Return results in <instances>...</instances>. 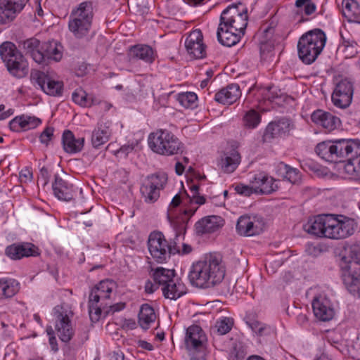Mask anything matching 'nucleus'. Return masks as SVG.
<instances>
[{
  "label": "nucleus",
  "mask_w": 360,
  "mask_h": 360,
  "mask_svg": "<svg viewBox=\"0 0 360 360\" xmlns=\"http://www.w3.org/2000/svg\"><path fill=\"white\" fill-rule=\"evenodd\" d=\"M186 199L184 200V203L185 205L187 204H192L194 202L195 204L201 205L205 202V198L204 196L195 195V196L190 197L187 193L185 194Z\"/></svg>",
  "instance_id": "6e6d98bb"
},
{
  "label": "nucleus",
  "mask_w": 360,
  "mask_h": 360,
  "mask_svg": "<svg viewBox=\"0 0 360 360\" xmlns=\"http://www.w3.org/2000/svg\"><path fill=\"white\" fill-rule=\"evenodd\" d=\"M127 56L130 61L141 60L151 64L155 58L154 50L148 45L136 44L129 47Z\"/></svg>",
  "instance_id": "4be33fe9"
},
{
  "label": "nucleus",
  "mask_w": 360,
  "mask_h": 360,
  "mask_svg": "<svg viewBox=\"0 0 360 360\" xmlns=\"http://www.w3.org/2000/svg\"><path fill=\"white\" fill-rule=\"evenodd\" d=\"M32 178V173L30 171V169L25 168L22 169L20 172V180L21 183H27V181H30Z\"/></svg>",
  "instance_id": "bf43d9fd"
},
{
  "label": "nucleus",
  "mask_w": 360,
  "mask_h": 360,
  "mask_svg": "<svg viewBox=\"0 0 360 360\" xmlns=\"http://www.w3.org/2000/svg\"><path fill=\"white\" fill-rule=\"evenodd\" d=\"M100 296L96 290L91 289L89 297V314L92 322H96L100 319L102 310L108 306L107 303L100 302Z\"/></svg>",
  "instance_id": "c756f323"
},
{
  "label": "nucleus",
  "mask_w": 360,
  "mask_h": 360,
  "mask_svg": "<svg viewBox=\"0 0 360 360\" xmlns=\"http://www.w3.org/2000/svg\"><path fill=\"white\" fill-rule=\"evenodd\" d=\"M206 341V335L199 326L192 325L186 329L184 343L188 352H202L205 348Z\"/></svg>",
  "instance_id": "f8f14e48"
},
{
  "label": "nucleus",
  "mask_w": 360,
  "mask_h": 360,
  "mask_svg": "<svg viewBox=\"0 0 360 360\" xmlns=\"http://www.w3.org/2000/svg\"><path fill=\"white\" fill-rule=\"evenodd\" d=\"M240 154L235 150H232L229 153L224 154V157L221 158V169L226 173L234 172L240 163Z\"/></svg>",
  "instance_id": "473e14b6"
},
{
  "label": "nucleus",
  "mask_w": 360,
  "mask_h": 360,
  "mask_svg": "<svg viewBox=\"0 0 360 360\" xmlns=\"http://www.w3.org/2000/svg\"><path fill=\"white\" fill-rule=\"evenodd\" d=\"M311 118L314 123L322 126L328 131L335 129L340 123L338 117L321 110L314 111L311 114Z\"/></svg>",
  "instance_id": "393cba45"
},
{
  "label": "nucleus",
  "mask_w": 360,
  "mask_h": 360,
  "mask_svg": "<svg viewBox=\"0 0 360 360\" xmlns=\"http://www.w3.org/2000/svg\"><path fill=\"white\" fill-rule=\"evenodd\" d=\"M241 91L238 84H231L221 89L214 96V100L221 104L231 105L240 96Z\"/></svg>",
  "instance_id": "a878e982"
},
{
  "label": "nucleus",
  "mask_w": 360,
  "mask_h": 360,
  "mask_svg": "<svg viewBox=\"0 0 360 360\" xmlns=\"http://www.w3.org/2000/svg\"><path fill=\"white\" fill-rule=\"evenodd\" d=\"M316 6L314 3L309 2L304 6V13L307 15L312 14L316 11Z\"/></svg>",
  "instance_id": "e2e57ef3"
},
{
  "label": "nucleus",
  "mask_w": 360,
  "mask_h": 360,
  "mask_svg": "<svg viewBox=\"0 0 360 360\" xmlns=\"http://www.w3.org/2000/svg\"><path fill=\"white\" fill-rule=\"evenodd\" d=\"M114 285L115 283L112 281L103 280L93 288L96 291L100 290L101 292H107L110 295Z\"/></svg>",
  "instance_id": "8fccbe9b"
},
{
  "label": "nucleus",
  "mask_w": 360,
  "mask_h": 360,
  "mask_svg": "<svg viewBox=\"0 0 360 360\" xmlns=\"http://www.w3.org/2000/svg\"><path fill=\"white\" fill-rule=\"evenodd\" d=\"M347 257L349 258V262L360 263V245L352 244L345 248Z\"/></svg>",
  "instance_id": "de8ad7c7"
},
{
  "label": "nucleus",
  "mask_w": 360,
  "mask_h": 360,
  "mask_svg": "<svg viewBox=\"0 0 360 360\" xmlns=\"http://www.w3.org/2000/svg\"><path fill=\"white\" fill-rule=\"evenodd\" d=\"M0 56L13 76L22 78L28 74L27 60L13 42L7 41L0 45Z\"/></svg>",
  "instance_id": "39448f33"
},
{
  "label": "nucleus",
  "mask_w": 360,
  "mask_h": 360,
  "mask_svg": "<svg viewBox=\"0 0 360 360\" xmlns=\"http://www.w3.org/2000/svg\"><path fill=\"white\" fill-rule=\"evenodd\" d=\"M148 248L152 257L158 263H165L171 255L180 254V248L174 240L168 242L160 231H153L148 239Z\"/></svg>",
  "instance_id": "6e6552de"
},
{
  "label": "nucleus",
  "mask_w": 360,
  "mask_h": 360,
  "mask_svg": "<svg viewBox=\"0 0 360 360\" xmlns=\"http://www.w3.org/2000/svg\"><path fill=\"white\" fill-rule=\"evenodd\" d=\"M354 94L353 83L347 78L340 79L335 84L331 98L336 107L346 108L352 103Z\"/></svg>",
  "instance_id": "9b49d317"
},
{
  "label": "nucleus",
  "mask_w": 360,
  "mask_h": 360,
  "mask_svg": "<svg viewBox=\"0 0 360 360\" xmlns=\"http://www.w3.org/2000/svg\"><path fill=\"white\" fill-rule=\"evenodd\" d=\"M148 143L150 148L162 155H173L181 150L182 144L179 139L167 129H158L149 134Z\"/></svg>",
  "instance_id": "0eeeda50"
},
{
  "label": "nucleus",
  "mask_w": 360,
  "mask_h": 360,
  "mask_svg": "<svg viewBox=\"0 0 360 360\" xmlns=\"http://www.w3.org/2000/svg\"><path fill=\"white\" fill-rule=\"evenodd\" d=\"M355 160H356V165H355L354 161H352L349 164H347V169L348 172L352 170L355 174L354 176L360 179V158Z\"/></svg>",
  "instance_id": "13d9d810"
},
{
  "label": "nucleus",
  "mask_w": 360,
  "mask_h": 360,
  "mask_svg": "<svg viewBox=\"0 0 360 360\" xmlns=\"http://www.w3.org/2000/svg\"><path fill=\"white\" fill-rule=\"evenodd\" d=\"M50 179V174L48 169L46 167H43L40 169L39 176L38 177V185H41L42 187H45Z\"/></svg>",
  "instance_id": "5fc2aeb1"
},
{
  "label": "nucleus",
  "mask_w": 360,
  "mask_h": 360,
  "mask_svg": "<svg viewBox=\"0 0 360 360\" xmlns=\"http://www.w3.org/2000/svg\"><path fill=\"white\" fill-rule=\"evenodd\" d=\"M276 181V180L273 177L269 176L265 173L260 172L255 174L250 182L255 186V193L268 195L278 188Z\"/></svg>",
  "instance_id": "412c9836"
},
{
  "label": "nucleus",
  "mask_w": 360,
  "mask_h": 360,
  "mask_svg": "<svg viewBox=\"0 0 360 360\" xmlns=\"http://www.w3.org/2000/svg\"><path fill=\"white\" fill-rule=\"evenodd\" d=\"M110 131L108 127L98 124L93 131L91 135V143L94 148H98L108 141Z\"/></svg>",
  "instance_id": "ea45409f"
},
{
  "label": "nucleus",
  "mask_w": 360,
  "mask_h": 360,
  "mask_svg": "<svg viewBox=\"0 0 360 360\" xmlns=\"http://www.w3.org/2000/svg\"><path fill=\"white\" fill-rule=\"evenodd\" d=\"M9 128L11 131L15 132H20L24 130V124L22 122V119H21L20 116H17L14 117L9 122Z\"/></svg>",
  "instance_id": "603ef678"
},
{
  "label": "nucleus",
  "mask_w": 360,
  "mask_h": 360,
  "mask_svg": "<svg viewBox=\"0 0 360 360\" xmlns=\"http://www.w3.org/2000/svg\"><path fill=\"white\" fill-rule=\"evenodd\" d=\"M139 346L140 347H141L142 349H146L148 351H151L153 349V346L150 343H149L145 340L139 341Z\"/></svg>",
  "instance_id": "774afa93"
},
{
  "label": "nucleus",
  "mask_w": 360,
  "mask_h": 360,
  "mask_svg": "<svg viewBox=\"0 0 360 360\" xmlns=\"http://www.w3.org/2000/svg\"><path fill=\"white\" fill-rule=\"evenodd\" d=\"M125 303L119 302L110 306V311L112 312L119 311L124 309Z\"/></svg>",
  "instance_id": "338daca9"
},
{
  "label": "nucleus",
  "mask_w": 360,
  "mask_h": 360,
  "mask_svg": "<svg viewBox=\"0 0 360 360\" xmlns=\"http://www.w3.org/2000/svg\"><path fill=\"white\" fill-rule=\"evenodd\" d=\"M203 36L200 30H195L190 33L185 41V47L188 53L194 58H202L206 55Z\"/></svg>",
  "instance_id": "dca6fc26"
},
{
  "label": "nucleus",
  "mask_w": 360,
  "mask_h": 360,
  "mask_svg": "<svg viewBox=\"0 0 360 360\" xmlns=\"http://www.w3.org/2000/svg\"><path fill=\"white\" fill-rule=\"evenodd\" d=\"M328 219V214L318 215L310 218L304 224L303 229L307 233L317 237H324Z\"/></svg>",
  "instance_id": "bb28decb"
},
{
  "label": "nucleus",
  "mask_w": 360,
  "mask_h": 360,
  "mask_svg": "<svg viewBox=\"0 0 360 360\" xmlns=\"http://www.w3.org/2000/svg\"><path fill=\"white\" fill-rule=\"evenodd\" d=\"M72 101L83 107L91 105V102L87 98L86 93L82 89H76L72 95Z\"/></svg>",
  "instance_id": "49530a36"
},
{
  "label": "nucleus",
  "mask_w": 360,
  "mask_h": 360,
  "mask_svg": "<svg viewBox=\"0 0 360 360\" xmlns=\"http://www.w3.org/2000/svg\"><path fill=\"white\" fill-rule=\"evenodd\" d=\"M63 46L56 41H49L41 44V51L44 56V64L49 60L56 62L60 60L63 56Z\"/></svg>",
  "instance_id": "c85d7f7f"
},
{
  "label": "nucleus",
  "mask_w": 360,
  "mask_h": 360,
  "mask_svg": "<svg viewBox=\"0 0 360 360\" xmlns=\"http://www.w3.org/2000/svg\"><path fill=\"white\" fill-rule=\"evenodd\" d=\"M52 188L55 196L60 200L70 201L74 198L75 193L74 186L58 175H55Z\"/></svg>",
  "instance_id": "b1692460"
},
{
  "label": "nucleus",
  "mask_w": 360,
  "mask_h": 360,
  "mask_svg": "<svg viewBox=\"0 0 360 360\" xmlns=\"http://www.w3.org/2000/svg\"><path fill=\"white\" fill-rule=\"evenodd\" d=\"M342 15L349 22L356 20L360 17V6L354 0H343Z\"/></svg>",
  "instance_id": "72a5a7b5"
},
{
  "label": "nucleus",
  "mask_w": 360,
  "mask_h": 360,
  "mask_svg": "<svg viewBox=\"0 0 360 360\" xmlns=\"http://www.w3.org/2000/svg\"><path fill=\"white\" fill-rule=\"evenodd\" d=\"M20 117H21V119H22L25 131L36 128L41 122V121L39 118L36 117L34 116L22 115H20Z\"/></svg>",
  "instance_id": "09e8293b"
},
{
  "label": "nucleus",
  "mask_w": 360,
  "mask_h": 360,
  "mask_svg": "<svg viewBox=\"0 0 360 360\" xmlns=\"http://www.w3.org/2000/svg\"><path fill=\"white\" fill-rule=\"evenodd\" d=\"M233 324V322L232 319L225 317L216 322L214 330H216L219 335H225L231 330Z\"/></svg>",
  "instance_id": "a18cd8bd"
},
{
  "label": "nucleus",
  "mask_w": 360,
  "mask_h": 360,
  "mask_svg": "<svg viewBox=\"0 0 360 360\" xmlns=\"http://www.w3.org/2000/svg\"><path fill=\"white\" fill-rule=\"evenodd\" d=\"M156 315L153 308L148 304H143L141 307L139 314V323L140 326L147 330L151 323L154 322Z\"/></svg>",
  "instance_id": "f704fd0d"
},
{
  "label": "nucleus",
  "mask_w": 360,
  "mask_h": 360,
  "mask_svg": "<svg viewBox=\"0 0 360 360\" xmlns=\"http://www.w3.org/2000/svg\"><path fill=\"white\" fill-rule=\"evenodd\" d=\"M134 148V146L132 144L122 146L116 151L115 155L119 158H126L129 153L133 151Z\"/></svg>",
  "instance_id": "4d7b16f0"
},
{
  "label": "nucleus",
  "mask_w": 360,
  "mask_h": 360,
  "mask_svg": "<svg viewBox=\"0 0 360 360\" xmlns=\"http://www.w3.org/2000/svg\"><path fill=\"white\" fill-rule=\"evenodd\" d=\"M261 121V116L255 110H250L243 117L244 126L247 128H255Z\"/></svg>",
  "instance_id": "79ce46f5"
},
{
  "label": "nucleus",
  "mask_w": 360,
  "mask_h": 360,
  "mask_svg": "<svg viewBox=\"0 0 360 360\" xmlns=\"http://www.w3.org/2000/svg\"><path fill=\"white\" fill-rule=\"evenodd\" d=\"M277 172L280 176L292 184H297L300 181L299 170L283 162L278 165Z\"/></svg>",
  "instance_id": "e433bc0d"
},
{
  "label": "nucleus",
  "mask_w": 360,
  "mask_h": 360,
  "mask_svg": "<svg viewBox=\"0 0 360 360\" xmlns=\"http://www.w3.org/2000/svg\"><path fill=\"white\" fill-rule=\"evenodd\" d=\"M316 153L330 162L355 161L360 156V141L358 139L327 140L319 143Z\"/></svg>",
  "instance_id": "7ed1b4c3"
},
{
  "label": "nucleus",
  "mask_w": 360,
  "mask_h": 360,
  "mask_svg": "<svg viewBox=\"0 0 360 360\" xmlns=\"http://www.w3.org/2000/svg\"><path fill=\"white\" fill-rule=\"evenodd\" d=\"M18 46L22 49L26 55H29L34 62L44 64V56L41 51V44L39 39L32 37L18 42Z\"/></svg>",
  "instance_id": "5701e85b"
},
{
  "label": "nucleus",
  "mask_w": 360,
  "mask_h": 360,
  "mask_svg": "<svg viewBox=\"0 0 360 360\" xmlns=\"http://www.w3.org/2000/svg\"><path fill=\"white\" fill-rule=\"evenodd\" d=\"M293 127V124L287 118H281L277 121L271 122L266 127L263 135V141L270 142L274 139L288 136Z\"/></svg>",
  "instance_id": "4468645a"
},
{
  "label": "nucleus",
  "mask_w": 360,
  "mask_h": 360,
  "mask_svg": "<svg viewBox=\"0 0 360 360\" xmlns=\"http://www.w3.org/2000/svg\"><path fill=\"white\" fill-rule=\"evenodd\" d=\"M221 221V218L217 216H208L202 218L195 224V232L198 235L215 232L222 225Z\"/></svg>",
  "instance_id": "cd10ccee"
},
{
  "label": "nucleus",
  "mask_w": 360,
  "mask_h": 360,
  "mask_svg": "<svg viewBox=\"0 0 360 360\" xmlns=\"http://www.w3.org/2000/svg\"><path fill=\"white\" fill-rule=\"evenodd\" d=\"M167 182L166 173L159 172L148 176L143 181L140 191L142 198L147 203H154L160 198V191Z\"/></svg>",
  "instance_id": "9d476101"
},
{
  "label": "nucleus",
  "mask_w": 360,
  "mask_h": 360,
  "mask_svg": "<svg viewBox=\"0 0 360 360\" xmlns=\"http://www.w3.org/2000/svg\"><path fill=\"white\" fill-rule=\"evenodd\" d=\"M122 327L129 330H134L136 327V323L133 319H125Z\"/></svg>",
  "instance_id": "0e129e2a"
},
{
  "label": "nucleus",
  "mask_w": 360,
  "mask_h": 360,
  "mask_svg": "<svg viewBox=\"0 0 360 360\" xmlns=\"http://www.w3.org/2000/svg\"><path fill=\"white\" fill-rule=\"evenodd\" d=\"M56 314V330L61 341L68 342L74 335V330L72 327L71 321L66 312H55Z\"/></svg>",
  "instance_id": "aec40b11"
},
{
  "label": "nucleus",
  "mask_w": 360,
  "mask_h": 360,
  "mask_svg": "<svg viewBox=\"0 0 360 360\" xmlns=\"http://www.w3.org/2000/svg\"><path fill=\"white\" fill-rule=\"evenodd\" d=\"M341 219L328 214L325 238L330 239L345 238L354 232V220L344 216Z\"/></svg>",
  "instance_id": "1a4fd4ad"
},
{
  "label": "nucleus",
  "mask_w": 360,
  "mask_h": 360,
  "mask_svg": "<svg viewBox=\"0 0 360 360\" xmlns=\"http://www.w3.org/2000/svg\"><path fill=\"white\" fill-rule=\"evenodd\" d=\"M19 283L15 279L0 278V298H10L19 291Z\"/></svg>",
  "instance_id": "c9c22d12"
},
{
  "label": "nucleus",
  "mask_w": 360,
  "mask_h": 360,
  "mask_svg": "<svg viewBox=\"0 0 360 360\" xmlns=\"http://www.w3.org/2000/svg\"><path fill=\"white\" fill-rule=\"evenodd\" d=\"M312 309L314 316L321 321L331 320L335 311L328 299L324 297H316L312 301Z\"/></svg>",
  "instance_id": "6ab92c4d"
},
{
  "label": "nucleus",
  "mask_w": 360,
  "mask_h": 360,
  "mask_svg": "<svg viewBox=\"0 0 360 360\" xmlns=\"http://www.w3.org/2000/svg\"><path fill=\"white\" fill-rule=\"evenodd\" d=\"M186 198H184V197L181 198L179 194H176L174 197L172 198L170 205L174 207H176L180 205L181 201H184V200Z\"/></svg>",
  "instance_id": "69168bd1"
},
{
  "label": "nucleus",
  "mask_w": 360,
  "mask_h": 360,
  "mask_svg": "<svg viewBox=\"0 0 360 360\" xmlns=\"http://www.w3.org/2000/svg\"><path fill=\"white\" fill-rule=\"evenodd\" d=\"M197 95L193 92H184L179 94L177 101L186 108H193L196 106Z\"/></svg>",
  "instance_id": "a19ab883"
},
{
  "label": "nucleus",
  "mask_w": 360,
  "mask_h": 360,
  "mask_svg": "<svg viewBox=\"0 0 360 360\" xmlns=\"http://www.w3.org/2000/svg\"><path fill=\"white\" fill-rule=\"evenodd\" d=\"M63 149L68 153L80 152L84 147V138L76 139L70 130H65L62 136Z\"/></svg>",
  "instance_id": "7c9ffc66"
},
{
  "label": "nucleus",
  "mask_w": 360,
  "mask_h": 360,
  "mask_svg": "<svg viewBox=\"0 0 360 360\" xmlns=\"http://www.w3.org/2000/svg\"><path fill=\"white\" fill-rule=\"evenodd\" d=\"M326 42L325 32L319 28L302 34L297 42L298 56L305 64L314 63L323 51Z\"/></svg>",
  "instance_id": "20e7f679"
},
{
  "label": "nucleus",
  "mask_w": 360,
  "mask_h": 360,
  "mask_svg": "<svg viewBox=\"0 0 360 360\" xmlns=\"http://www.w3.org/2000/svg\"><path fill=\"white\" fill-rule=\"evenodd\" d=\"M285 96L281 93V90L276 86H269L264 93V98L270 102H274L280 104L281 101H284Z\"/></svg>",
  "instance_id": "37998d69"
},
{
  "label": "nucleus",
  "mask_w": 360,
  "mask_h": 360,
  "mask_svg": "<svg viewBox=\"0 0 360 360\" xmlns=\"http://www.w3.org/2000/svg\"><path fill=\"white\" fill-rule=\"evenodd\" d=\"M175 271L172 269H165L163 267H158L156 268L153 273V278L158 285L165 286L167 285L172 279L174 278Z\"/></svg>",
  "instance_id": "4c0bfd02"
},
{
  "label": "nucleus",
  "mask_w": 360,
  "mask_h": 360,
  "mask_svg": "<svg viewBox=\"0 0 360 360\" xmlns=\"http://www.w3.org/2000/svg\"><path fill=\"white\" fill-rule=\"evenodd\" d=\"M225 274L226 267L222 257L214 252L205 255L202 259L193 264L188 279L194 286L209 288L220 283Z\"/></svg>",
  "instance_id": "f03ea898"
},
{
  "label": "nucleus",
  "mask_w": 360,
  "mask_h": 360,
  "mask_svg": "<svg viewBox=\"0 0 360 360\" xmlns=\"http://www.w3.org/2000/svg\"><path fill=\"white\" fill-rule=\"evenodd\" d=\"M264 222L263 219L249 216L239 217L236 224V230L238 234L243 236H252L259 235L263 231Z\"/></svg>",
  "instance_id": "ddd939ff"
},
{
  "label": "nucleus",
  "mask_w": 360,
  "mask_h": 360,
  "mask_svg": "<svg viewBox=\"0 0 360 360\" xmlns=\"http://www.w3.org/2000/svg\"><path fill=\"white\" fill-rule=\"evenodd\" d=\"M162 290L165 298L175 300L186 293V287L177 279L174 278L162 287Z\"/></svg>",
  "instance_id": "2f4dec72"
},
{
  "label": "nucleus",
  "mask_w": 360,
  "mask_h": 360,
  "mask_svg": "<svg viewBox=\"0 0 360 360\" xmlns=\"http://www.w3.org/2000/svg\"><path fill=\"white\" fill-rule=\"evenodd\" d=\"M158 286L156 283H153L151 281L148 280L145 283V291L148 294H152L158 288Z\"/></svg>",
  "instance_id": "052dcab7"
},
{
  "label": "nucleus",
  "mask_w": 360,
  "mask_h": 360,
  "mask_svg": "<svg viewBox=\"0 0 360 360\" xmlns=\"http://www.w3.org/2000/svg\"><path fill=\"white\" fill-rule=\"evenodd\" d=\"M29 0H0V23L6 24L15 18Z\"/></svg>",
  "instance_id": "2eb2a0df"
},
{
  "label": "nucleus",
  "mask_w": 360,
  "mask_h": 360,
  "mask_svg": "<svg viewBox=\"0 0 360 360\" xmlns=\"http://www.w3.org/2000/svg\"><path fill=\"white\" fill-rule=\"evenodd\" d=\"M246 323L252 329V330L259 336L266 335L270 334L271 328L270 326H266L258 321H247Z\"/></svg>",
  "instance_id": "c03bdc74"
},
{
  "label": "nucleus",
  "mask_w": 360,
  "mask_h": 360,
  "mask_svg": "<svg viewBox=\"0 0 360 360\" xmlns=\"http://www.w3.org/2000/svg\"><path fill=\"white\" fill-rule=\"evenodd\" d=\"M36 82L44 93L52 96H60L63 94V83L52 79L43 72L36 74Z\"/></svg>",
  "instance_id": "a211bd4d"
},
{
  "label": "nucleus",
  "mask_w": 360,
  "mask_h": 360,
  "mask_svg": "<svg viewBox=\"0 0 360 360\" xmlns=\"http://www.w3.org/2000/svg\"><path fill=\"white\" fill-rule=\"evenodd\" d=\"M53 127H46L39 136L40 142L47 146L53 136Z\"/></svg>",
  "instance_id": "3c124183"
},
{
  "label": "nucleus",
  "mask_w": 360,
  "mask_h": 360,
  "mask_svg": "<svg viewBox=\"0 0 360 360\" xmlns=\"http://www.w3.org/2000/svg\"><path fill=\"white\" fill-rule=\"evenodd\" d=\"M261 30H262L263 37L266 41L271 37L274 31V28L269 25H267L266 27H262Z\"/></svg>",
  "instance_id": "680f3d73"
},
{
  "label": "nucleus",
  "mask_w": 360,
  "mask_h": 360,
  "mask_svg": "<svg viewBox=\"0 0 360 360\" xmlns=\"http://www.w3.org/2000/svg\"><path fill=\"white\" fill-rule=\"evenodd\" d=\"M94 18L93 6L90 1L79 4L70 16L68 27L77 39H82L88 35Z\"/></svg>",
  "instance_id": "423d86ee"
},
{
  "label": "nucleus",
  "mask_w": 360,
  "mask_h": 360,
  "mask_svg": "<svg viewBox=\"0 0 360 360\" xmlns=\"http://www.w3.org/2000/svg\"><path fill=\"white\" fill-rule=\"evenodd\" d=\"M344 283L349 292L354 297H360V275H354L350 273L345 274L343 276Z\"/></svg>",
  "instance_id": "58836bf2"
},
{
  "label": "nucleus",
  "mask_w": 360,
  "mask_h": 360,
  "mask_svg": "<svg viewBox=\"0 0 360 360\" xmlns=\"http://www.w3.org/2000/svg\"><path fill=\"white\" fill-rule=\"evenodd\" d=\"M235 191L240 195L248 197L255 193V186L253 185L250 186L244 184H238L235 187Z\"/></svg>",
  "instance_id": "864d4df0"
},
{
  "label": "nucleus",
  "mask_w": 360,
  "mask_h": 360,
  "mask_svg": "<svg viewBox=\"0 0 360 360\" xmlns=\"http://www.w3.org/2000/svg\"><path fill=\"white\" fill-rule=\"evenodd\" d=\"M5 254L9 258L17 260L22 257L37 256L39 255L38 248L32 243H13L6 247Z\"/></svg>",
  "instance_id": "f3484780"
},
{
  "label": "nucleus",
  "mask_w": 360,
  "mask_h": 360,
  "mask_svg": "<svg viewBox=\"0 0 360 360\" xmlns=\"http://www.w3.org/2000/svg\"><path fill=\"white\" fill-rule=\"evenodd\" d=\"M248 18V9L243 4L229 6L220 15L217 31L218 41L224 46L236 45L245 34Z\"/></svg>",
  "instance_id": "f257e3e1"
}]
</instances>
